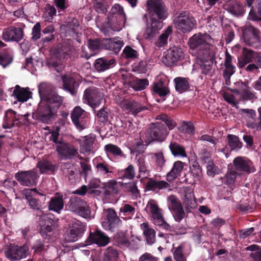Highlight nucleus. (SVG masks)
<instances>
[{"instance_id":"20e7f679","label":"nucleus","mask_w":261,"mask_h":261,"mask_svg":"<svg viewBox=\"0 0 261 261\" xmlns=\"http://www.w3.org/2000/svg\"><path fill=\"white\" fill-rule=\"evenodd\" d=\"M112 16L108 17V25L112 30L120 31L123 27L125 15L123 8L119 4L114 5L111 9Z\"/></svg>"},{"instance_id":"0e129e2a","label":"nucleus","mask_w":261,"mask_h":261,"mask_svg":"<svg viewBox=\"0 0 261 261\" xmlns=\"http://www.w3.org/2000/svg\"><path fill=\"white\" fill-rule=\"evenodd\" d=\"M150 155L155 160L157 166L162 167L164 165L165 160L162 152L151 153Z\"/></svg>"},{"instance_id":"bf43d9fd","label":"nucleus","mask_w":261,"mask_h":261,"mask_svg":"<svg viewBox=\"0 0 261 261\" xmlns=\"http://www.w3.org/2000/svg\"><path fill=\"white\" fill-rule=\"evenodd\" d=\"M199 159L200 162L203 164L208 165L213 162V161L211 159L210 152L205 150H202L199 153Z\"/></svg>"},{"instance_id":"7ed1b4c3","label":"nucleus","mask_w":261,"mask_h":261,"mask_svg":"<svg viewBox=\"0 0 261 261\" xmlns=\"http://www.w3.org/2000/svg\"><path fill=\"white\" fill-rule=\"evenodd\" d=\"M213 43L214 40L208 34L201 33L194 34L188 41L190 49L196 50L197 57L201 58L215 55L216 47Z\"/></svg>"},{"instance_id":"ea45409f","label":"nucleus","mask_w":261,"mask_h":261,"mask_svg":"<svg viewBox=\"0 0 261 261\" xmlns=\"http://www.w3.org/2000/svg\"><path fill=\"white\" fill-rule=\"evenodd\" d=\"M184 201L186 204L190 205L195 203L196 199L194 195L193 190L190 187L185 189Z\"/></svg>"},{"instance_id":"f704fd0d","label":"nucleus","mask_w":261,"mask_h":261,"mask_svg":"<svg viewBox=\"0 0 261 261\" xmlns=\"http://www.w3.org/2000/svg\"><path fill=\"white\" fill-rule=\"evenodd\" d=\"M174 82L176 91L180 93L186 91L189 88V83L185 78L176 77L174 79Z\"/></svg>"},{"instance_id":"5fc2aeb1","label":"nucleus","mask_w":261,"mask_h":261,"mask_svg":"<svg viewBox=\"0 0 261 261\" xmlns=\"http://www.w3.org/2000/svg\"><path fill=\"white\" fill-rule=\"evenodd\" d=\"M94 7L98 13H104L107 11L108 6L105 0H95Z\"/></svg>"},{"instance_id":"c756f323","label":"nucleus","mask_w":261,"mask_h":261,"mask_svg":"<svg viewBox=\"0 0 261 261\" xmlns=\"http://www.w3.org/2000/svg\"><path fill=\"white\" fill-rule=\"evenodd\" d=\"M225 9L234 15H241L244 12L243 7L238 2H230L225 5Z\"/></svg>"},{"instance_id":"052dcab7","label":"nucleus","mask_w":261,"mask_h":261,"mask_svg":"<svg viewBox=\"0 0 261 261\" xmlns=\"http://www.w3.org/2000/svg\"><path fill=\"white\" fill-rule=\"evenodd\" d=\"M207 174L208 176L214 177L221 172L220 169L213 162L206 165Z\"/></svg>"},{"instance_id":"680f3d73","label":"nucleus","mask_w":261,"mask_h":261,"mask_svg":"<svg viewBox=\"0 0 261 261\" xmlns=\"http://www.w3.org/2000/svg\"><path fill=\"white\" fill-rule=\"evenodd\" d=\"M13 61L12 57L7 54H3L0 55V65L3 67H6L10 64Z\"/></svg>"},{"instance_id":"de8ad7c7","label":"nucleus","mask_w":261,"mask_h":261,"mask_svg":"<svg viewBox=\"0 0 261 261\" xmlns=\"http://www.w3.org/2000/svg\"><path fill=\"white\" fill-rule=\"evenodd\" d=\"M56 10L54 6L47 5L45 8V11L43 15V17L46 20L50 21L54 16L56 14Z\"/></svg>"},{"instance_id":"bb28decb","label":"nucleus","mask_w":261,"mask_h":261,"mask_svg":"<svg viewBox=\"0 0 261 261\" xmlns=\"http://www.w3.org/2000/svg\"><path fill=\"white\" fill-rule=\"evenodd\" d=\"M19 119V116L16 115L14 111L8 110L5 113L3 127L5 129L11 128L15 125V121H18Z\"/></svg>"},{"instance_id":"4468645a","label":"nucleus","mask_w":261,"mask_h":261,"mask_svg":"<svg viewBox=\"0 0 261 261\" xmlns=\"http://www.w3.org/2000/svg\"><path fill=\"white\" fill-rule=\"evenodd\" d=\"M77 141L80 144V152L84 154L93 153L96 138L93 134L81 137Z\"/></svg>"},{"instance_id":"b1692460","label":"nucleus","mask_w":261,"mask_h":261,"mask_svg":"<svg viewBox=\"0 0 261 261\" xmlns=\"http://www.w3.org/2000/svg\"><path fill=\"white\" fill-rule=\"evenodd\" d=\"M225 70L223 72V76L226 83L229 82L230 77L234 73L235 66L232 64L231 56L226 51L224 61Z\"/></svg>"},{"instance_id":"13d9d810","label":"nucleus","mask_w":261,"mask_h":261,"mask_svg":"<svg viewBox=\"0 0 261 261\" xmlns=\"http://www.w3.org/2000/svg\"><path fill=\"white\" fill-rule=\"evenodd\" d=\"M179 130L184 134L191 135L193 134L194 127L192 123L184 122L180 127Z\"/></svg>"},{"instance_id":"c85d7f7f","label":"nucleus","mask_w":261,"mask_h":261,"mask_svg":"<svg viewBox=\"0 0 261 261\" xmlns=\"http://www.w3.org/2000/svg\"><path fill=\"white\" fill-rule=\"evenodd\" d=\"M115 62L114 59L108 60L103 58H99L95 61L94 67L98 71H103L113 67Z\"/></svg>"},{"instance_id":"a211bd4d","label":"nucleus","mask_w":261,"mask_h":261,"mask_svg":"<svg viewBox=\"0 0 261 261\" xmlns=\"http://www.w3.org/2000/svg\"><path fill=\"white\" fill-rule=\"evenodd\" d=\"M233 163L236 169L239 171L247 173L253 172L255 171L252 162L245 158L237 157L233 160Z\"/></svg>"},{"instance_id":"3c124183","label":"nucleus","mask_w":261,"mask_h":261,"mask_svg":"<svg viewBox=\"0 0 261 261\" xmlns=\"http://www.w3.org/2000/svg\"><path fill=\"white\" fill-rule=\"evenodd\" d=\"M167 203L170 210L173 211L181 206L178 199L174 196L171 195L168 197Z\"/></svg>"},{"instance_id":"7c9ffc66","label":"nucleus","mask_w":261,"mask_h":261,"mask_svg":"<svg viewBox=\"0 0 261 261\" xmlns=\"http://www.w3.org/2000/svg\"><path fill=\"white\" fill-rule=\"evenodd\" d=\"M140 226L146 237L147 243L149 245L152 244L154 242L155 238L154 230L149 228L147 223H143L140 225Z\"/></svg>"},{"instance_id":"6e6552de","label":"nucleus","mask_w":261,"mask_h":261,"mask_svg":"<svg viewBox=\"0 0 261 261\" xmlns=\"http://www.w3.org/2000/svg\"><path fill=\"white\" fill-rule=\"evenodd\" d=\"M39 175L36 169L20 171L16 173L15 177L23 186H32L36 184Z\"/></svg>"},{"instance_id":"5701e85b","label":"nucleus","mask_w":261,"mask_h":261,"mask_svg":"<svg viewBox=\"0 0 261 261\" xmlns=\"http://www.w3.org/2000/svg\"><path fill=\"white\" fill-rule=\"evenodd\" d=\"M120 106L127 113H131L133 115H136L146 109L145 107L139 106L136 102H131L127 100L122 101L120 103Z\"/></svg>"},{"instance_id":"a19ab883","label":"nucleus","mask_w":261,"mask_h":261,"mask_svg":"<svg viewBox=\"0 0 261 261\" xmlns=\"http://www.w3.org/2000/svg\"><path fill=\"white\" fill-rule=\"evenodd\" d=\"M118 257L117 251L113 248L109 247L105 252L103 261H116Z\"/></svg>"},{"instance_id":"2eb2a0df","label":"nucleus","mask_w":261,"mask_h":261,"mask_svg":"<svg viewBox=\"0 0 261 261\" xmlns=\"http://www.w3.org/2000/svg\"><path fill=\"white\" fill-rule=\"evenodd\" d=\"M184 57V54L182 49L178 46H174L167 50L163 61L167 65L170 66L177 61L182 59Z\"/></svg>"},{"instance_id":"6ab92c4d","label":"nucleus","mask_w":261,"mask_h":261,"mask_svg":"<svg viewBox=\"0 0 261 261\" xmlns=\"http://www.w3.org/2000/svg\"><path fill=\"white\" fill-rule=\"evenodd\" d=\"M24 194L31 208L35 210L40 209L41 204L37 199L33 198V196H35L36 195H40L42 197L43 201H45L46 199L45 196L38 192L36 189H25L24 190Z\"/></svg>"},{"instance_id":"69168bd1","label":"nucleus","mask_w":261,"mask_h":261,"mask_svg":"<svg viewBox=\"0 0 261 261\" xmlns=\"http://www.w3.org/2000/svg\"><path fill=\"white\" fill-rule=\"evenodd\" d=\"M223 97L225 101L233 107L237 108L238 101L234 95L230 92H225L223 93Z\"/></svg>"},{"instance_id":"09e8293b","label":"nucleus","mask_w":261,"mask_h":261,"mask_svg":"<svg viewBox=\"0 0 261 261\" xmlns=\"http://www.w3.org/2000/svg\"><path fill=\"white\" fill-rule=\"evenodd\" d=\"M121 185L115 180H110L105 185V188L110 193L117 194L119 191V187Z\"/></svg>"},{"instance_id":"473e14b6","label":"nucleus","mask_w":261,"mask_h":261,"mask_svg":"<svg viewBox=\"0 0 261 261\" xmlns=\"http://www.w3.org/2000/svg\"><path fill=\"white\" fill-rule=\"evenodd\" d=\"M172 28L168 27L160 36L155 42V45L158 47H164L167 44V40L169 35L172 33Z\"/></svg>"},{"instance_id":"412c9836","label":"nucleus","mask_w":261,"mask_h":261,"mask_svg":"<svg viewBox=\"0 0 261 261\" xmlns=\"http://www.w3.org/2000/svg\"><path fill=\"white\" fill-rule=\"evenodd\" d=\"M32 92L28 87L22 88L16 85L13 90V95L20 102L27 101L32 97Z\"/></svg>"},{"instance_id":"774afa93","label":"nucleus","mask_w":261,"mask_h":261,"mask_svg":"<svg viewBox=\"0 0 261 261\" xmlns=\"http://www.w3.org/2000/svg\"><path fill=\"white\" fill-rule=\"evenodd\" d=\"M105 149L107 153H112L114 155H120L121 153V151L118 147L111 144L106 145Z\"/></svg>"},{"instance_id":"ddd939ff","label":"nucleus","mask_w":261,"mask_h":261,"mask_svg":"<svg viewBox=\"0 0 261 261\" xmlns=\"http://www.w3.org/2000/svg\"><path fill=\"white\" fill-rule=\"evenodd\" d=\"M150 129V136L147 137L145 140L147 144H149L153 140L163 141L168 134L163 124L159 123L153 124Z\"/></svg>"},{"instance_id":"dca6fc26","label":"nucleus","mask_w":261,"mask_h":261,"mask_svg":"<svg viewBox=\"0 0 261 261\" xmlns=\"http://www.w3.org/2000/svg\"><path fill=\"white\" fill-rule=\"evenodd\" d=\"M243 40L248 45H254L259 40L257 31L251 25H245L242 28Z\"/></svg>"},{"instance_id":"72a5a7b5","label":"nucleus","mask_w":261,"mask_h":261,"mask_svg":"<svg viewBox=\"0 0 261 261\" xmlns=\"http://www.w3.org/2000/svg\"><path fill=\"white\" fill-rule=\"evenodd\" d=\"M214 56H212L210 58H200L197 57L200 63V68L201 72L204 74H206L211 69V60Z\"/></svg>"},{"instance_id":"c9c22d12","label":"nucleus","mask_w":261,"mask_h":261,"mask_svg":"<svg viewBox=\"0 0 261 261\" xmlns=\"http://www.w3.org/2000/svg\"><path fill=\"white\" fill-rule=\"evenodd\" d=\"M172 153L174 156L186 157L187 154L184 147L176 143H171L169 146Z\"/></svg>"},{"instance_id":"e2e57ef3","label":"nucleus","mask_w":261,"mask_h":261,"mask_svg":"<svg viewBox=\"0 0 261 261\" xmlns=\"http://www.w3.org/2000/svg\"><path fill=\"white\" fill-rule=\"evenodd\" d=\"M183 252V248L181 246L175 248L173 253V256L176 261H187L186 258L184 256Z\"/></svg>"},{"instance_id":"f8f14e48","label":"nucleus","mask_w":261,"mask_h":261,"mask_svg":"<svg viewBox=\"0 0 261 261\" xmlns=\"http://www.w3.org/2000/svg\"><path fill=\"white\" fill-rule=\"evenodd\" d=\"M69 208L72 212L83 218L88 217L90 214V210L86 202L77 197L71 199Z\"/></svg>"},{"instance_id":"a878e982","label":"nucleus","mask_w":261,"mask_h":261,"mask_svg":"<svg viewBox=\"0 0 261 261\" xmlns=\"http://www.w3.org/2000/svg\"><path fill=\"white\" fill-rule=\"evenodd\" d=\"M83 231V228L81 222L79 221H75L74 223L72 224L67 240L72 242L76 241L81 236V233Z\"/></svg>"},{"instance_id":"39448f33","label":"nucleus","mask_w":261,"mask_h":261,"mask_svg":"<svg viewBox=\"0 0 261 261\" xmlns=\"http://www.w3.org/2000/svg\"><path fill=\"white\" fill-rule=\"evenodd\" d=\"M59 133L57 130L49 133L46 136V139L53 141L56 145V149L58 153L65 158H69L77 154V151L73 148H71L68 145L63 142L58 140Z\"/></svg>"},{"instance_id":"9d476101","label":"nucleus","mask_w":261,"mask_h":261,"mask_svg":"<svg viewBox=\"0 0 261 261\" xmlns=\"http://www.w3.org/2000/svg\"><path fill=\"white\" fill-rule=\"evenodd\" d=\"M194 18L188 13H181L176 19L175 25L176 28L182 33L191 31L195 25Z\"/></svg>"},{"instance_id":"338daca9","label":"nucleus","mask_w":261,"mask_h":261,"mask_svg":"<svg viewBox=\"0 0 261 261\" xmlns=\"http://www.w3.org/2000/svg\"><path fill=\"white\" fill-rule=\"evenodd\" d=\"M135 208L128 204H123L120 208V214L133 215L135 212Z\"/></svg>"},{"instance_id":"393cba45","label":"nucleus","mask_w":261,"mask_h":261,"mask_svg":"<svg viewBox=\"0 0 261 261\" xmlns=\"http://www.w3.org/2000/svg\"><path fill=\"white\" fill-rule=\"evenodd\" d=\"M257 57V54L251 49L244 48L242 56L238 59L239 67L242 68L247 63L252 62Z\"/></svg>"},{"instance_id":"f257e3e1","label":"nucleus","mask_w":261,"mask_h":261,"mask_svg":"<svg viewBox=\"0 0 261 261\" xmlns=\"http://www.w3.org/2000/svg\"><path fill=\"white\" fill-rule=\"evenodd\" d=\"M40 101L38 109L32 114L34 119L44 123H48L56 114L57 110L61 106L63 98L52 91L51 86L46 83L38 86Z\"/></svg>"},{"instance_id":"423d86ee","label":"nucleus","mask_w":261,"mask_h":261,"mask_svg":"<svg viewBox=\"0 0 261 261\" xmlns=\"http://www.w3.org/2000/svg\"><path fill=\"white\" fill-rule=\"evenodd\" d=\"M147 207L152 222L163 229L168 230L170 228V226L165 221L163 211L159 208L156 202L153 200H150L148 202Z\"/></svg>"},{"instance_id":"a18cd8bd","label":"nucleus","mask_w":261,"mask_h":261,"mask_svg":"<svg viewBox=\"0 0 261 261\" xmlns=\"http://www.w3.org/2000/svg\"><path fill=\"white\" fill-rule=\"evenodd\" d=\"M121 185L122 186L124 187L126 190L131 193V194L135 197L137 198L139 196V190L138 189L136 184L135 182L121 183Z\"/></svg>"},{"instance_id":"1a4fd4ad","label":"nucleus","mask_w":261,"mask_h":261,"mask_svg":"<svg viewBox=\"0 0 261 261\" xmlns=\"http://www.w3.org/2000/svg\"><path fill=\"white\" fill-rule=\"evenodd\" d=\"M52 217V215L50 214H44L42 216L41 220L40 221L42 236L45 239L51 240V241L53 239H51V236L55 234L53 231L56 227V224L53 220Z\"/></svg>"},{"instance_id":"6e6d98bb","label":"nucleus","mask_w":261,"mask_h":261,"mask_svg":"<svg viewBox=\"0 0 261 261\" xmlns=\"http://www.w3.org/2000/svg\"><path fill=\"white\" fill-rule=\"evenodd\" d=\"M37 167L40 169L41 173H46L50 170L53 171L54 169V167L46 161L39 162L37 164Z\"/></svg>"},{"instance_id":"49530a36","label":"nucleus","mask_w":261,"mask_h":261,"mask_svg":"<svg viewBox=\"0 0 261 261\" xmlns=\"http://www.w3.org/2000/svg\"><path fill=\"white\" fill-rule=\"evenodd\" d=\"M237 174L235 171L228 170L223 178L224 183L229 187L232 186L235 181Z\"/></svg>"},{"instance_id":"f3484780","label":"nucleus","mask_w":261,"mask_h":261,"mask_svg":"<svg viewBox=\"0 0 261 261\" xmlns=\"http://www.w3.org/2000/svg\"><path fill=\"white\" fill-rule=\"evenodd\" d=\"M23 38V32L20 28L10 27L3 31V38L6 41L18 42Z\"/></svg>"},{"instance_id":"e433bc0d","label":"nucleus","mask_w":261,"mask_h":261,"mask_svg":"<svg viewBox=\"0 0 261 261\" xmlns=\"http://www.w3.org/2000/svg\"><path fill=\"white\" fill-rule=\"evenodd\" d=\"M153 91L160 96H164L169 93L168 89L163 85L162 82L155 83L153 87Z\"/></svg>"},{"instance_id":"4c0bfd02","label":"nucleus","mask_w":261,"mask_h":261,"mask_svg":"<svg viewBox=\"0 0 261 261\" xmlns=\"http://www.w3.org/2000/svg\"><path fill=\"white\" fill-rule=\"evenodd\" d=\"M107 212V220L109 223V228L111 229L119 221V219L117 217L115 212L112 209H108Z\"/></svg>"},{"instance_id":"2f4dec72","label":"nucleus","mask_w":261,"mask_h":261,"mask_svg":"<svg viewBox=\"0 0 261 261\" xmlns=\"http://www.w3.org/2000/svg\"><path fill=\"white\" fill-rule=\"evenodd\" d=\"M64 203L61 196L53 198L49 203V209L55 212H59L63 208Z\"/></svg>"},{"instance_id":"aec40b11","label":"nucleus","mask_w":261,"mask_h":261,"mask_svg":"<svg viewBox=\"0 0 261 261\" xmlns=\"http://www.w3.org/2000/svg\"><path fill=\"white\" fill-rule=\"evenodd\" d=\"M102 45L106 49L111 50L115 53H118L123 45V42L119 38L105 39L102 41Z\"/></svg>"},{"instance_id":"c03bdc74","label":"nucleus","mask_w":261,"mask_h":261,"mask_svg":"<svg viewBox=\"0 0 261 261\" xmlns=\"http://www.w3.org/2000/svg\"><path fill=\"white\" fill-rule=\"evenodd\" d=\"M148 85V81L146 79H136L131 83L132 88L136 91L144 89Z\"/></svg>"},{"instance_id":"4be33fe9","label":"nucleus","mask_w":261,"mask_h":261,"mask_svg":"<svg viewBox=\"0 0 261 261\" xmlns=\"http://www.w3.org/2000/svg\"><path fill=\"white\" fill-rule=\"evenodd\" d=\"M89 239L92 243H95L99 246H105L110 242V238L99 230H96L93 233H91Z\"/></svg>"},{"instance_id":"0eeeda50","label":"nucleus","mask_w":261,"mask_h":261,"mask_svg":"<svg viewBox=\"0 0 261 261\" xmlns=\"http://www.w3.org/2000/svg\"><path fill=\"white\" fill-rule=\"evenodd\" d=\"M29 253V247L27 244L19 246L14 244H11L5 251L7 258L11 260H19L25 258Z\"/></svg>"},{"instance_id":"8fccbe9b","label":"nucleus","mask_w":261,"mask_h":261,"mask_svg":"<svg viewBox=\"0 0 261 261\" xmlns=\"http://www.w3.org/2000/svg\"><path fill=\"white\" fill-rule=\"evenodd\" d=\"M247 249L253 251L251 256L255 261H261V248H258L257 245H253L248 247Z\"/></svg>"},{"instance_id":"37998d69","label":"nucleus","mask_w":261,"mask_h":261,"mask_svg":"<svg viewBox=\"0 0 261 261\" xmlns=\"http://www.w3.org/2000/svg\"><path fill=\"white\" fill-rule=\"evenodd\" d=\"M119 175L121 179H131L133 178L135 176V171L133 166L129 165L126 168L120 172Z\"/></svg>"},{"instance_id":"79ce46f5","label":"nucleus","mask_w":261,"mask_h":261,"mask_svg":"<svg viewBox=\"0 0 261 261\" xmlns=\"http://www.w3.org/2000/svg\"><path fill=\"white\" fill-rule=\"evenodd\" d=\"M228 138V144L231 150L239 149L242 147V143L239 138L235 135H229Z\"/></svg>"},{"instance_id":"f03ea898","label":"nucleus","mask_w":261,"mask_h":261,"mask_svg":"<svg viewBox=\"0 0 261 261\" xmlns=\"http://www.w3.org/2000/svg\"><path fill=\"white\" fill-rule=\"evenodd\" d=\"M148 14L147 16V27L144 37L145 39H152L163 27L162 21L156 20L166 18V10L161 0H149L147 3Z\"/></svg>"},{"instance_id":"603ef678","label":"nucleus","mask_w":261,"mask_h":261,"mask_svg":"<svg viewBox=\"0 0 261 261\" xmlns=\"http://www.w3.org/2000/svg\"><path fill=\"white\" fill-rule=\"evenodd\" d=\"M89 121L88 119V115L87 113L86 116H84V117H81L77 120V123L75 122H73L75 126L80 130H82L85 128L87 127L88 126V123Z\"/></svg>"},{"instance_id":"4d7b16f0","label":"nucleus","mask_w":261,"mask_h":261,"mask_svg":"<svg viewBox=\"0 0 261 261\" xmlns=\"http://www.w3.org/2000/svg\"><path fill=\"white\" fill-rule=\"evenodd\" d=\"M97 172L101 175H105L112 172V168L105 162L99 163L96 165Z\"/></svg>"},{"instance_id":"58836bf2","label":"nucleus","mask_w":261,"mask_h":261,"mask_svg":"<svg viewBox=\"0 0 261 261\" xmlns=\"http://www.w3.org/2000/svg\"><path fill=\"white\" fill-rule=\"evenodd\" d=\"M62 79L63 82L64 89L70 91L72 95H74L75 92L74 90L72 89L75 83L74 79L67 75H63Z\"/></svg>"},{"instance_id":"864d4df0","label":"nucleus","mask_w":261,"mask_h":261,"mask_svg":"<svg viewBox=\"0 0 261 261\" xmlns=\"http://www.w3.org/2000/svg\"><path fill=\"white\" fill-rule=\"evenodd\" d=\"M87 115V113L79 107H76L71 113V117L72 122L77 123V120L81 117Z\"/></svg>"},{"instance_id":"9b49d317","label":"nucleus","mask_w":261,"mask_h":261,"mask_svg":"<svg viewBox=\"0 0 261 261\" xmlns=\"http://www.w3.org/2000/svg\"><path fill=\"white\" fill-rule=\"evenodd\" d=\"M103 95L95 87H91L85 90L83 101L92 108L99 106L102 99Z\"/></svg>"},{"instance_id":"cd10ccee","label":"nucleus","mask_w":261,"mask_h":261,"mask_svg":"<svg viewBox=\"0 0 261 261\" xmlns=\"http://www.w3.org/2000/svg\"><path fill=\"white\" fill-rule=\"evenodd\" d=\"M184 169V163L181 161H177L174 163L171 170L167 175V180L172 181L180 175Z\"/></svg>"}]
</instances>
